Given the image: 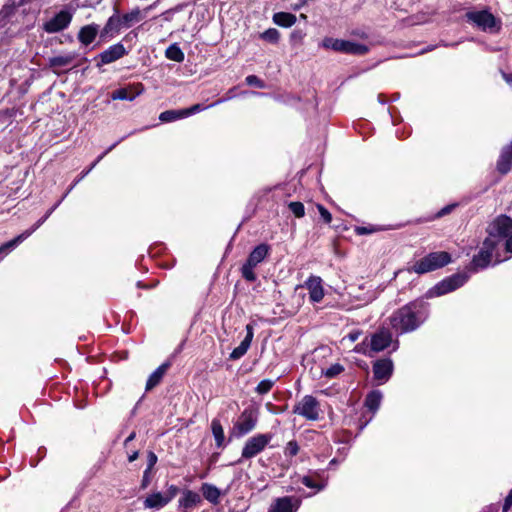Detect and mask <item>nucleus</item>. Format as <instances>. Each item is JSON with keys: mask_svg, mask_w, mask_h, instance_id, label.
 Listing matches in <instances>:
<instances>
[{"mask_svg": "<svg viewBox=\"0 0 512 512\" xmlns=\"http://www.w3.org/2000/svg\"><path fill=\"white\" fill-rule=\"evenodd\" d=\"M428 316V304L417 299L394 311L389 317V324L397 334H405L418 329Z\"/></svg>", "mask_w": 512, "mask_h": 512, "instance_id": "obj_1", "label": "nucleus"}, {"mask_svg": "<svg viewBox=\"0 0 512 512\" xmlns=\"http://www.w3.org/2000/svg\"><path fill=\"white\" fill-rule=\"evenodd\" d=\"M451 262V255L445 251L432 252L417 260L409 271L425 274L440 269Z\"/></svg>", "mask_w": 512, "mask_h": 512, "instance_id": "obj_2", "label": "nucleus"}, {"mask_svg": "<svg viewBox=\"0 0 512 512\" xmlns=\"http://www.w3.org/2000/svg\"><path fill=\"white\" fill-rule=\"evenodd\" d=\"M321 46L325 49L352 55H365L369 51L368 46L364 44L332 37L324 38Z\"/></svg>", "mask_w": 512, "mask_h": 512, "instance_id": "obj_3", "label": "nucleus"}, {"mask_svg": "<svg viewBox=\"0 0 512 512\" xmlns=\"http://www.w3.org/2000/svg\"><path fill=\"white\" fill-rule=\"evenodd\" d=\"M273 434H256L248 438L242 448L241 457L236 463H241L244 459H252L263 452L271 442Z\"/></svg>", "mask_w": 512, "mask_h": 512, "instance_id": "obj_4", "label": "nucleus"}, {"mask_svg": "<svg viewBox=\"0 0 512 512\" xmlns=\"http://www.w3.org/2000/svg\"><path fill=\"white\" fill-rule=\"evenodd\" d=\"M497 246V243L493 241L492 238L486 237L480 251L473 257L472 265L476 269H484L488 267L493 259L495 263L502 262L503 260L500 258L497 252Z\"/></svg>", "mask_w": 512, "mask_h": 512, "instance_id": "obj_5", "label": "nucleus"}, {"mask_svg": "<svg viewBox=\"0 0 512 512\" xmlns=\"http://www.w3.org/2000/svg\"><path fill=\"white\" fill-rule=\"evenodd\" d=\"M465 17L469 23L484 32H497L500 28L499 22L488 10L468 11Z\"/></svg>", "mask_w": 512, "mask_h": 512, "instance_id": "obj_6", "label": "nucleus"}, {"mask_svg": "<svg viewBox=\"0 0 512 512\" xmlns=\"http://www.w3.org/2000/svg\"><path fill=\"white\" fill-rule=\"evenodd\" d=\"M488 238L499 245L503 239H507L512 234V218L501 215L493 220L487 228Z\"/></svg>", "mask_w": 512, "mask_h": 512, "instance_id": "obj_7", "label": "nucleus"}, {"mask_svg": "<svg viewBox=\"0 0 512 512\" xmlns=\"http://www.w3.org/2000/svg\"><path fill=\"white\" fill-rule=\"evenodd\" d=\"M468 278H469V276L465 273H458V274H454L450 277H447V278L443 279L442 281H440L439 283H437L429 291V295L431 297H433V296H442L444 294L450 293V292L460 288L461 286H463L467 282Z\"/></svg>", "mask_w": 512, "mask_h": 512, "instance_id": "obj_8", "label": "nucleus"}, {"mask_svg": "<svg viewBox=\"0 0 512 512\" xmlns=\"http://www.w3.org/2000/svg\"><path fill=\"white\" fill-rule=\"evenodd\" d=\"M258 416L252 409H245L234 423L233 432L236 437H242L253 431L257 425Z\"/></svg>", "mask_w": 512, "mask_h": 512, "instance_id": "obj_9", "label": "nucleus"}, {"mask_svg": "<svg viewBox=\"0 0 512 512\" xmlns=\"http://www.w3.org/2000/svg\"><path fill=\"white\" fill-rule=\"evenodd\" d=\"M73 18V13L70 10L64 9L54 15L50 20L46 21L43 29L47 33H57L67 28Z\"/></svg>", "mask_w": 512, "mask_h": 512, "instance_id": "obj_10", "label": "nucleus"}, {"mask_svg": "<svg viewBox=\"0 0 512 512\" xmlns=\"http://www.w3.org/2000/svg\"><path fill=\"white\" fill-rule=\"evenodd\" d=\"M294 413L305 417L308 420H316L319 417V403L311 395H306L294 407Z\"/></svg>", "mask_w": 512, "mask_h": 512, "instance_id": "obj_11", "label": "nucleus"}, {"mask_svg": "<svg viewBox=\"0 0 512 512\" xmlns=\"http://www.w3.org/2000/svg\"><path fill=\"white\" fill-rule=\"evenodd\" d=\"M308 290L309 300L312 303H319L324 297L323 281L321 277L311 275L303 284Z\"/></svg>", "mask_w": 512, "mask_h": 512, "instance_id": "obj_12", "label": "nucleus"}, {"mask_svg": "<svg viewBox=\"0 0 512 512\" xmlns=\"http://www.w3.org/2000/svg\"><path fill=\"white\" fill-rule=\"evenodd\" d=\"M301 505V499L296 497H280L273 501L268 512H296Z\"/></svg>", "mask_w": 512, "mask_h": 512, "instance_id": "obj_13", "label": "nucleus"}, {"mask_svg": "<svg viewBox=\"0 0 512 512\" xmlns=\"http://www.w3.org/2000/svg\"><path fill=\"white\" fill-rule=\"evenodd\" d=\"M127 51L123 44L117 43L114 45H111L106 50L101 52L98 55L99 62L97 63V66L100 67L102 65L110 64L112 62L117 61L118 59L122 58L124 55H126Z\"/></svg>", "mask_w": 512, "mask_h": 512, "instance_id": "obj_14", "label": "nucleus"}, {"mask_svg": "<svg viewBox=\"0 0 512 512\" xmlns=\"http://www.w3.org/2000/svg\"><path fill=\"white\" fill-rule=\"evenodd\" d=\"M393 372V362L391 359L385 358L377 360L373 365L374 378L383 384L389 380Z\"/></svg>", "mask_w": 512, "mask_h": 512, "instance_id": "obj_15", "label": "nucleus"}, {"mask_svg": "<svg viewBox=\"0 0 512 512\" xmlns=\"http://www.w3.org/2000/svg\"><path fill=\"white\" fill-rule=\"evenodd\" d=\"M392 334L388 329L382 328L370 338V349L373 352H380L390 346Z\"/></svg>", "mask_w": 512, "mask_h": 512, "instance_id": "obj_16", "label": "nucleus"}, {"mask_svg": "<svg viewBox=\"0 0 512 512\" xmlns=\"http://www.w3.org/2000/svg\"><path fill=\"white\" fill-rule=\"evenodd\" d=\"M205 107L200 104H195L190 108L179 110H167L162 112V122H173L178 119L186 118L190 115L203 111Z\"/></svg>", "mask_w": 512, "mask_h": 512, "instance_id": "obj_17", "label": "nucleus"}, {"mask_svg": "<svg viewBox=\"0 0 512 512\" xmlns=\"http://www.w3.org/2000/svg\"><path fill=\"white\" fill-rule=\"evenodd\" d=\"M200 502L201 497L198 493L191 490H185L178 499V512H190Z\"/></svg>", "mask_w": 512, "mask_h": 512, "instance_id": "obj_18", "label": "nucleus"}, {"mask_svg": "<svg viewBox=\"0 0 512 512\" xmlns=\"http://www.w3.org/2000/svg\"><path fill=\"white\" fill-rule=\"evenodd\" d=\"M122 28H124V26L121 22L120 15L115 13L108 18L106 24L100 30V37L102 39L113 38L120 32Z\"/></svg>", "mask_w": 512, "mask_h": 512, "instance_id": "obj_19", "label": "nucleus"}, {"mask_svg": "<svg viewBox=\"0 0 512 512\" xmlns=\"http://www.w3.org/2000/svg\"><path fill=\"white\" fill-rule=\"evenodd\" d=\"M253 336H254L253 326L251 324H247L246 325V336L242 340L240 345L237 346L236 348H234L233 351L230 353L229 357L231 360H238L246 354V352L248 351V349L251 345V342L253 340Z\"/></svg>", "mask_w": 512, "mask_h": 512, "instance_id": "obj_20", "label": "nucleus"}, {"mask_svg": "<svg viewBox=\"0 0 512 512\" xmlns=\"http://www.w3.org/2000/svg\"><path fill=\"white\" fill-rule=\"evenodd\" d=\"M100 35L99 25L91 23L80 28L77 39L83 46L90 45Z\"/></svg>", "mask_w": 512, "mask_h": 512, "instance_id": "obj_21", "label": "nucleus"}, {"mask_svg": "<svg viewBox=\"0 0 512 512\" xmlns=\"http://www.w3.org/2000/svg\"><path fill=\"white\" fill-rule=\"evenodd\" d=\"M152 5L140 10L138 8L131 10L128 13L120 16L121 22L123 23L124 28H130L133 24L143 20L148 17L150 10L152 9Z\"/></svg>", "mask_w": 512, "mask_h": 512, "instance_id": "obj_22", "label": "nucleus"}, {"mask_svg": "<svg viewBox=\"0 0 512 512\" xmlns=\"http://www.w3.org/2000/svg\"><path fill=\"white\" fill-rule=\"evenodd\" d=\"M512 169V141L502 148L497 161V170L501 174H507Z\"/></svg>", "mask_w": 512, "mask_h": 512, "instance_id": "obj_23", "label": "nucleus"}, {"mask_svg": "<svg viewBox=\"0 0 512 512\" xmlns=\"http://www.w3.org/2000/svg\"><path fill=\"white\" fill-rule=\"evenodd\" d=\"M140 93L141 91L138 89L137 85H129L114 90L111 93V99L133 101Z\"/></svg>", "mask_w": 512, "mask_h": 512, "instance_id": "obj_24", "label": "nucleus"}, {"mask_svg": "<svg viewBox=\"0 0 512 512\" xmlns=\"http://www.w3.org/2000/svg\"><path fill=\"white\" fill-rule=\"evenodd\" d=\"M270 247L267 244H259L256 246L252 252L249 254L246 263L249 265L257 266L261 263L269 254Z\"/></svg>", "mask_w": 512, "mask_h": 512, "instance_id": "obj_25", "label": "nucleus"}, {"mask_svg": "<svg viewBox=\"0 0 512 512\" xmlns=\"http://www.w3.org/2000/svg\"><path fill=\"white\" fill-rule=\"evenodd\" d=\"M31 231H24L14 239L4 243L0 246V261L14 248H16L20 243H22L25 239L30 236Z\"/></svg>", "mask_w": 512, "mask_h": 512, "instance_id": "obj_26", "label": "nucleus"}, {"mask_svg": "<svg viewBox=\"0 0 512 512\" xmlns=\"http://www.w3.org/2000/svg\"><path fill=\"white\" fill-rule=\"evenodd\" d=\"M77 57V53L70 52L63 55H57L49 58V66L51 68H62L70 65Z\"/></svg>", "mask_w": 512, "mask_h": 512, "instance_id": "obj_27", "label": "nucleus"}, {"mask_svg": "<svg viewBox=\"0 0 512 512\" xmlns=\"http://www.w3.org/2000/svg\"><path fill=\"white\" fill-rule=\"evenodd\" d=\"M211 431L214 436L216 446L222 448L225 446V434L219 419H213L211 422Z\"/></svg>", "mask_w": 512, "mask_h": 512, "instance_id": "obj_28", "label": "nucleus"}, {"mask_svg": "<svg viewBox=\"0 0 512 512\" xmlns=\"http://www.w3.org/2000/svg\"><path fill=\"white\" fill-rule=\"evenodd\" d=\"M296 20V16L288 12H278L273 15L274 23L281 27H291L296 23Z\"/></svg>", "mask_w": 512, "mask_h": 512, "instance_id": "obj_29", "label": "nucleus"}, {"mask_svg": "<svg viewBox=\"0 0 512 512\" xmlns=\"http://www.w3.org/2000/svg\"><path fill=\"white\" fill-rule=\"evenodd\" d=\"M382 393L378 390L371 391L366 399H365V406L373 413H375L381 404L382 401Z\"/></svg>", "mask_w": 512, "mask_h": 512, "instance_id": "obj_30", "label": "nucleus"}, {"mask_svg": "<svg viewBox=\"0 0 512 512\" xmlns=\"http://www.w3.org/2000/svg\"><path fill=\"white\" fill-rule=\"evenodd\" d=\"M201 491L205 499L209 502L213 504H217L219 502L220 490L216 486L205 483L202 485Z\"/></svg>", "mask_w": 512, "mask_h": 512, "instance_id": "obj_31", "label": "nucleus"}, {"mask_svg": "<svg viewBox=\"0 0 512 512\" xmlns=\"http://www.w3.org/2000/svg\"><path fill=\"white\" fill-rule=\"evenodd\" d=\"M301 482L306 487L314 489L316 492L322 491L327 486V480H321V482H317L310 473L303 476L301 478Z\"/></svg>", "mask_w": 512, "mask_h": 512, "instance_id": "obj_32", "label": "nucleus"}, {"mask_svg": "<svg viewBox=\"0 0 512 512\" xmlns=\"http://www.w3.org/2000/svg\"><path fill=\"white\" fill-rule=\"evenodd\" d=\"M165 56L175 62H182L184 60V53L177 44L170 45L165 51Z\"/></svg>", "mask_w": 512, "mask_h": 512, "instance_id": "obj_33", "label": "nucleus"}, {"mask_svg": "<svg viewBox=\"0 0 512 512\" xmlns=\"http://www.w3.org/2000/svg\"><path fill=\"white\" fill-rule=\"evenodd\" d=\"M255 266L249 265L248 263H244L241 268L242 277L249 282H254L257 279V276L254 272Z\"/></svg>", "mask_w": 512, "mask_h": 512, "instance_id": "obj_34", "label": "nucleus"}, {"mask_svg": "<svg viewBox=\"0 0 512 512\" xmlns=\"http://www.w3.org/2000/svg\"><path fill=\"white\" fill-rule=\"evenodd\" d=\"M116 146V144H113L107 151H105L102 155H100L96 161L94 163H92V165L85 171H83L80 175V177L71 185L70 189L68 192H70L74 187L75 185L80 181L82 180L86 175H88L90 173V171L96 166V164L109 152L111 151L114 147Z\"/></svg>", "mask_w": 512, "mask_h": 512, "instance_id": "obj_35", "label": "nucleus"}, {"mask_svg": "<svg viewBox=\"0 0 512 512\" xmlns=\"http://www.w3.org/2000/svg\"><path fill=\"white\" fill-rule=\"evenodd\" d=\"M260 37L265 40V41H268L270 43H276L278 42L279 38H280V34L278 32L277 29L275 28H269L267 29L266 31H264Z\"/></svg>", "mask_w": 512, "mask_h": 512, "instance_id": "obj_36", "label": "nucleus"}, {"mask_svg": "<svg viewBox=\"0 0 512 512\" xmlns=\"http://www.w3.org/2000/svg\"><path fill=\"white\" fill-rule=\"evenodd\" d=\"M354 352L364 354L366 356L372 357V350L370 349V341L368 342V339L366 338L363 342L357 344L354 347Z\"/></svg>", "mask_w": 512, "mask_h": 512, "instance_id": "obj_37", "label": "nucleus"}, {"mask_svg": "<svg viewBox=\"0 0 512 512\" xmlns=\"http://www.w3.org/2000/svg\"><path fill=\"white\" fill-rule=\"evenodd\" d=\"M288 207H289L290 211L297 218H301V217H303L305 215V208H304L303 203H301V202H298V201L290 202Z\"/></svg>", "mask_w": 512, "mask_h": 512, "instance_id": "obj_38", "label": "nucleus"}, {"mask_svg": "<svg viewBox=\"0 0 512 512\" xmlns=\"http://www.w3.org/2000/svg\"><path fill=\"white\" fill-rule=\"evenodd\" d=\"M273 385H274V381L269 380V379H264L259 382V384L257 385L255 390L258 394L264 395L272 389Z\"/></svg>", "mask_w": 512, "mask_h": 512, "instance_id": "obj_39", "label": "nucleus"}, {"mask_svg": "<svg viewBox=\"0 0 512 512\" xmlns=\"http://www.w3.org/2000/svg\"><path fill=\"white\" fill-rule=\"evenodd\" d=\"M344 370V367L339 364V363H335L333 365H331L329 368H327L323 374L328 377V378H333V377H336L337 375H339L340 373H342Z\"/></svg>", "mask_w": 512, "mask_h": 512, "instance_id": "obj_40", "label": "nucleus"}, {"mask_svg": "<svg viewBox=\"0 0 512 512\" xmlns=\"http://www.w3.org/2000/svg\"><path fill=\"white\" fill-rule=\"evenodd\" d=\"M160 383V367H157L146 383V390H150Z\"/></svg>", "mask_w": 512, "mask_h": 512, "instance_id": "obj_41", "label": "nucleus"}, {"mask_svg": "<svg viewBox=\"0 0 512 512\" xmlns=\"http://www.w3.org/2000/svg\"><path fill=\"white\" fill-rule=\"evenodd\" d=\"M144 505L146 508H154L160 505V492L154 493L147 497L144 501Z\"/></svg>", "mask_w": 512, "mask_h": 512, "instance_id": "obj_42", "label": "nucleus"}, {"mask_svg": "<svg viewBox=\"0 0 512 512\" xmlns=\"http://www.w3.org/2000/svg\"><path fill=\"white\" fill-rule=\"evenodd\" d=\"M299 452V445L296 441L292 440V441H289L286 446H285V449H284V454L286 456H295L297 455Z\"/></svg>", "mask_w": 512, "mask_h": 512, "instance_id": "obj_43", "label": "nucleus"}, {"mask_svg": "<svg viewBox=\"0 0 512 512\" xmlns=\"http://www.w3.org/2000/svg\"><path fill=\"white\" fill-rule=\"evenodd\" d=\"M245 81L250 86H255V87H258L261 89L266 87L265 83L260 78H258L256 75L247 76Z\"/></svg>", "mask_w": 512, "mask_h": 512, "instance_id": "obj_44", "label": "nucleus"}, {"mask_svg": "<svg viewBox=\"0 0 512 512\" xmlns=\"http://www.w3.org/2000/svg\"><path fill=\"white\" fill-rule=\"evenodd\" d=\"M360 336H361V331H359V330L352 331L348 335L344 336L341 339V343L343 345H345L347 342L354 343L355 341H357L359 339Z\"/></svg>", "mask_w": 512, "mask_h": 512, "instance_id": "obj_45", "label": "nucleus"}, {"mask_svg": "<svg viewBox=\"0 0 512 512\" xmlns=\"http://www.w3.org/2000/svg\"><path fill=\"white\" fill-rule=\"evenodd\" d=\"M179 492V488L176 487V486H170L168 491H167V497H164L162 495V507L168 503L172 498H174L177 493Z\"/></svg>", "mask_w": 512, "mask_h": 512, "instance_id": "obj_46", "label": "nucleus"}, {"mask_svg": "<svg viewBox=\"0 0 512 512\" xmlns=\"http://www.w3.org/2000/svg\"><path fill=\"white\" fill-rule=\"evenodd\" d=\"M379 229L376 228L375 226H359V227H356L355 228V232L356 234L358 235H367V234H371V233H374L376 231H378Z\"/></svg>", "mask_w": 512, "mask_h": 512, "instance_id": "obj_47", "label": "nucleus"}, {"mask_svg": "<svg viewBox=\"0 0 512 512\" xmlns=\"http://www.w3.org/2000/svg\"><path fill=\"white\" fill-rule=\"evenodd\" d=\"M317 209L320 213V216L324 220L326 224H329L332 221V215L331 213L321 204L317 205Z\"/></svg>", "mask_w": 512, "mask_h": 512, "instance_id": "obj_48", "label": "nucleus"}, {"mask_svg": "<svg viewBox=\"0 0 512 512\" xmlns=\"http://www.w3.org/2000/svg\"><path fill=\"white\" fill-rule=\"evenodd\" d=\"M455 207H456V204H449V205L443 207L441 210H439L437 212L436 217L440 218L442 216L449 214Z\"/></svg>", "mask_w": 512, "mask_h": 512, "instance_id": "obj_49", "label": "nucleus"}, {"mask_svg": "<svg viewBox=\"0 0 512 512\" xmlns=\"http://www.w3.org/2000/svg\"><path fill=\"white\" fill-rule=\"evenodd\" d=\"M150 482H151V470L146 469L143 474L141 487L144 489L147 488L148 485L150 484Z\"/></svg>", "mask_w": 512, "mask_h": 512, "instance_id": "obj_50", "label": "nucleus"}, {"mask_svg": "<svg viewBox=\"0 0 512 512\" xmlns=\"http://www.w3.org/2000/svg\"><path fill=\"white\" fill-rule=\"evenodd\" d=\"M310 474L313 476V478L317 482H321V480H327V478L324 476V472L321 470L310 471Z\"/></svg>", "mask_w": 512, "mask_h": 512, "instance_id": "obj_51", "label": "nucleus"}, {"mask_svg": "<svg viewBox=\"0 0 512 512\" xmlns=\"http://www.w3.org/2000/svg\"><path fill=\"white\" fill-rule=\"evenodd\" d=\"M157 460H158L157 455L153 452H150L148 454V466L146 469L152 470L154 465L157 463Z\"/></svg>", "mask_w": 512, "mask_h": 512, "instance_id": "obj_52", "label": "nucleus"}, {"mask_svg": "<svg viewBox=\"0 0 512 512\" xmlns=\"http://www.w3.org/2000/svg\"><path fill=\"white\" fill-rule=\"evenodd\" d=\"M511 505H512V490L509 492V494L507 495V497L505 499V503L503 506L504 511H507Z\"/></svg>", "mask_w": 512, "mask_h": 512, "instance_id": "obj_53", "label": "nucleus"}, {"mask_svg": "<svg viewBox=\"0 0 512 512\" xmlns=\"http://www.w3.org/2000/svg\"><path fill=\"white\" fill-rule=\"evenodd\" d=\"M505 248L507 252L512 254V234L506 239Z\"/></svg>", "mask_w": 512, "mask_h": 512, "instance_id": "obj_54", "label": "nucleus"}, {"mask_svg": "<svg viewBox=\"0 0 512 512\" xmlns=\"http://www.w3.org/2000/svg\"><path fill=\"white\" fill-rule=\"evenodd\" d=\"M138 457V451L137 450H133L131 452H128V460L129 462H133L134 460H136Z\"/></svg>", "mask_w": 512, "mask_h": 512, "instance_id": "obj_55", "label": "nucleus"}, {"mask_svg": "<svg viewBox=\"0 0 512 512\" xmlns=\"http://www.w3.org/2000/svg\"><path fill=\"white\" fill-rule=\"evenodd\" d=\"M44 223V221L42 219H39L36 224L31 228V229H28L27 231H31L30 232V235L36 231L42 224Z\"/></svg>", "mask_w": 512, "mask_h": 512, "instance_id": "obj_56", "label": "nucleus"}, {"mask_svg": "<svg viewBox=\"0 0 512 512\" xmlns=\"http://www.w3.org/2000/svg\"><path fill=\"white\" fill-rule=\"evenodd\" d=\"M135 433L132 432L125 440V447L128 448V444L134 439Z\"/></svg>", "mask_w": 512, "mask_h": 512, "instance_id": "obj_57", "label": "nucleus"}, {"mask_svg": "<svg viewBox=\"0 0 512 512\" xmlns=\"http://www.w3.org/2000/svg\"><path fill=\"white\" fill-rule=\"evenodd\" d=\"M504 76V79L506 80V82L510 85H512V74H503Z\"/></svg>", "mask_w": 512, "mask_h": 512, "instance_id": "obj_58", "label": "nucleus"}, {"mask_svg": "<svg viewBox=\"0 0 512 512\" xmlns=\"http://www.w3.org/2000/svg\"><path fill=\"white\" fill-rule=\"evenodd\" d=\"M60 204V201H58L50 210H47V213L46 215H48V217L52 214V212L59 206Z\"/></svg>", "mask_w": 512, "mask_h": 512, "instance_id": "obj_59", "label": "nucleus"}, {"mask_svg": "<svg viewBox=\"0 0 512 512\" xmlns=\"http://www.w3.org/2000/svg\"><path fill=\"white\" fill-rule=\"evenodd\" d=\"M329 465H336V460L335 459H332L329 463Z\"/></svg>", "mask_w": 512, "mask_h": 512, "instance_id": "obj_60", "label": "nucleus"}, {"mask_svg": "<svg viewBox=\"0 0 512 512\" xmlns=\"http://www.w3.org/2000/svg\"><path fill=\"white\" fill-rule=\"evenodd\" d=\"M41 219L45 222L48 219V215L45 214Z\"/></svg>", "mask_w": 512, "mask_h": 512, "instance_id": "obj_61", "label": "nucleus"}, {"mask_svg": "<svg viewBox=\"0 0 512 512\" xmlns=\"http://www.w3.org/2000/svg\"><path fill=\"white\" fill-rule=\"evenodd\" d=\"M165 369H166V366L162 364V368H161L162 374L164 373Z\"/></svg>", "mask_w": 512, "mask_h": 512, "instance_id": "obj_62", "label": "nucleus"}, {"mask_svg": "<svg viewBox=\"0 0 512 512\" xmlns=\"http://www.w3.org/2000/svg\"><path fill=\"white\" fill-rule=\"evenodd\" d=\"M224 100H218L215 104H219L221 102H223Z\"/></svg>", "mask_w": 512, "mask_h": 512, "instance_id": "obj_63", "label": "nucleus"}, {"mask_svg": "<svg viewBox=\"0 0 512 512\" xmlns=\"http://www.w3.org/2000/svg\"><path fill=\"white\" fill-rule=\"evenodd\" d=\"M66 195H67V194H65V195H63V196H62V199L60 200V202H61L63 199H65V198H66Z\"/></svg>", "mask_w": 512, "mask_h": 512, "instance_id": "obj_64", "label": "nucleus"}]
</instances>
